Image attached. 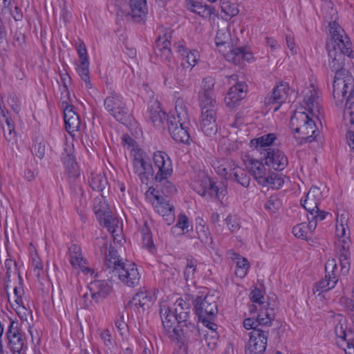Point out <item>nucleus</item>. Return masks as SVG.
<instances>
[{
	"instance_id": "1",
	"label": "nucleus",
	"mask_w": 354,
	"mask_h": 354,
	"mask_svg": "<svg viewBox=\"0 0 354 354\" xmlns=\"http://www.w3.org/2000/svg\"><path fill=\"white\" fill-rule=\"evenodd\" d=\"M304 109L308 113L300 110H296L292 115L290 121V127L297 139H301L304 142H312L319 135V130L311 116L317 117L321 113V92L313 84L306 87L303 91Z\"/></svg>"
},
{
	"instance_id": "2",
	"label": "nucleus",
	"mask_w": 354,
	"mask_h": 354,
	"mask_svg": "<svg viewBox=\"0 0 354 354\" xmlns=\"http://www.w3.org/2000/svg\"><path fill=\"white\" fill-rule=\"evenodd\" d=\"M346 48L332 46L328 44V54L329 57V67L334 71L333 95L334 99H338V102H342L348 92L353 91L354 78L351 73L344 68L346 56L348 58L354 57V51L351 48V53H346Z\"/></svg>"
},
{
	"instance_id": "3",
	"label": "nucleus",
	"mask_w": 354,
	"mask_h": 354,
	"mask_svg": "<svg viewBox=\"0 0 354 354\" xmlns=\"http://www.w3.org/2000/svg\"><path fill=\"white\" fill-rule=\"evenodd\" d=\"M274 313L272 310L263 311L257 319L250 317L243 320V325L246 330H252L250 339L245 346V354H263L266 349L268 330L266 328L272 324Z\"/></svg>"
},
{
	"instance_id": "4",
	"label": "nucleus",
	"mask_w": 354,
	"mask_h": 354,
	"mask_svg": "<svg viewBox=\"0 0 354 354\" xmlns=\"http://www.w3.org/2000/svg\"><path fill=\"white\" fill-rule=\"evenodd\" d=\"M215 43L225 59L235 65H241L244 62H249L254 59L253 53L249 47L233 46L229 24H221L218 26Z\"/></svg>"
},
{
	"instance_id": "5",
	"label": "nucleus",
	"mask_w": 354,
	"mask_h": 354,
	"mask_svg": "<svg viewBox=\"0 0 354 354\" xmlns=\"http://www.w3.org/2000/svg\"><path fill=\"white\" fill-rule=\"evenodd\" d=\"M243 161L259 185L276 189L281 188L283 185V178L278 174L267 169L262 162L248 154L244 156Z\"/></svg>"
},
{
	"instance_id": "6",
	"label": "nucleus",
	"mask_w": 354,
	"mask_h": 354,
	"mask_svg": "<svg viewBox=\"0 0 354 354\" xmlns=\"http://www.w3.org/2000/svg\"><path fill=\"white\" fill-rule=\"evenodd\" d=\"M201 335L200 328L191 322L178 323L172 331H170L169 337L176 342L179 346L187 345L188 343L198 341Z\"/></svg>"
},
{
	"instance_id": "7",
	"label": "nucleus",
	"mask_w": 354,
	"mask_h": 354,
	"mask_svg": "<svg viewBox=\"0 0 354 354\" xmlns=\"http://www.w3.org/2000/svg\"><path fill=\"white\" fill-rule=\"evenodd\" d=\"M6 347L15 354H21L25 346V335L19 326L18 321L9 317V324L5 333Z\"/></svg>"
},
{
	"instance_id": "8",
	"label": "nucleus",
	"mask_w": 354,
	"mask_h": 354,
	"mask_svg": "<svg viewBox=\"0 0 354 354\" xmlns=\"http://www.w3.org/2000/svg\"><path fill=\"white\" fill-rule=\"evenodd\" d=\"M104 106L114 118L122 124L127 122L131 116L122 96L115 91H111L104 99Z\"/></svg>"
},
{
	"instance_id": "9",
	"label": "nucleus",
	"mask_w": 354,
	"mask_h": 354,
	"mask_svg": "<svg viewBox=\"0 0 354 354\" xmlns=\"http://www.w3.org/2000/svg\"><path fill=\"white\" fill-rule=\"evenodd\" d=\"M153 178L156 183H161L170 178L173 174L172 160L167 153L157 151L153 156Z\"/></svg>"
},
{
	"instance_id": "10",
	"label": "nucleus",
	"mask_w": 354,
	"mask_h": 354,
	"mask_svg": "<svg viewBox=\"0 0 354 354\" xmlns=\"http://www.w3.org/2000/svg\"><path fill=\"white\" fill-rule=\"evenodd\" d=\"M133 169L142 184L148 185L153 178V169L147 155L141 149L133 150Z\"/></svg>"
},
{
	"instance_id": "11",
	"label": "nucleus",
	"mask_w": 354,
	"mask_h": 354,
	"mask_svg": "<svg viewBox=\"0 0 354 354\" xmlns=\"http://www.w3.org/2000/svg\"><path fill=\"white\" fill-rule=\"evenodd\" d=\"M148 192H150L153 197L152 205L155 211L161 215L167 225H171L175 220L174 207L170 203L169 200L161 196L159 191L155 188L149 187Z\"/></svg>"
},
{
	"instance_id": "12",
	"label": "nucleus",
	"mask_w": 354,
	"mask_h": 354,
	"mask_svg": "<svg viewBox=\"0 0 354 354\" xmlns=\"http://www.w3.org/2000/svg\"><path fill=\"white\" fill-rule=\"evenodd\" d=\"M195 313L198 319L215 318L218 313L216 297L213 295H198L194 300Z\"/></svg>"
},
{
	"instance_id": "13",
	"label": "nucleus",
	"mask_w": 354,
	"mask_h": 354,
	"mask_svg": "<svg viewBox=\"0 0 354 354\" xmlns=\"http://www.w3.org/2000/svg\"><path fill=\"white\" fill-rule=\"evenodd\" d=\"M159 30L162 35H160L156 40L154 53L161 59L170 62L172 58L171 39L173 30L170 28L164 27L162 25L159 27Z\"/></svg>"
},
{
	"instance_id": "14",
	"label": "nucleus",
	"mask_w": 354,
	"mask_h": 354,
	"mask_svg": "<svg viewBox=\"0 0 354 354\" xmlns=\"http://www.w3.org/2000/svg\"><path fill=\"white\" fill-rule=\"evenodd\" d=\"M167 122L168 129L171 138L177 142L189 144L190 139L189 119L184 122L178 118H168Z\"/></svg>"
},
{
	"instance_id": "15",
	"label": "nucleus",
	"mask_w": 354,
	"mask_h": 354,
	"mask_svg": "<svg viewBox=\"0 0 354 354\" xmlns=\"http://www.w3.org/2000/svg\"><path fill=\"white\" fill-rule=\"evenodd\" d=\"M115 276H117L124 285L131 288L139 285L141 277L137 266L129 261H126L122 267L118 268Z\"/></svg>"
},
{
	"instance_id": "16",
	"label": "nucleus",
	"mask_w": 354,
	"mask_h": 354,
	"mask_svg": "<svg viewBox=\"0 0 354 354\" xmlns=\"http://www.w3.org/2000/svg\"><path fill=\"white\" fill-rule=\"evenodd\" d=\"M335 100L337 106H341L344 102L345 103L344 117L349 116L351 123L350 129L346 134V138L348 145L354 151V89L353 91H351L346 94L342 102H338V99Z\"/></svg>"
},
{
	"instance_id": "17",
	"label": "nucleus",
	"mask_w": 354,
	"mask_h": 354,
	"mask_svg": "<svg viewBox=\"0 0 354 354\" xmlns=\"http://www.w3.org/2000/svg\"><path fill=\"white\" fill-rule=\"evenodd\" d=\"M250 300L253 304L249 306V312L251 317H254V319H257L263 311L272 310L274 314V310L269 307V304L266 301L262 290L258 288H254L250 293Z\"/></svg>"
},
{
	"instance_id": "18",
	"label": "nucleus",
	"mask_w": 354,
	"mask_h": 354,
	"mask_svg": "<svg viewBox=\"0 0 354 354\" xmlns=\"http://www.w3.org/2000/svg\"><path fill=\"white\" fill-rule=\"evenodd\" d=\"M265 164L276 171L283 170L288 164V157L281 150L269 147L266 149Z\"/></svg>"
},
{
	"instance_id": "19",
	"label": "nucleus",
	"mask_w": 354,
	"mask_h": 354,
	"mask_svg": "<svg viewBox=\"0 0 354 354\" xmlns=\"http://www.w3.org/2000/svg\"><path fill=\"white\" fill-rule=\"evenodd\" d=\"M329 34L334 44L332 46L346 48V53H351L352 43L339 24H328Z\"/></svg>"
},
{
	"instance_id": "20",
	"label": "nucleus",
	"mask_w": 354,
	"mask_h": 354,
	"mask_svg": "<svg viewBox=\"0 0 354 354\" xmlns=\"http://www.w3.org/2000/svg\"><path fill=\"white\" fill-rule=\"evenodd\" d=\"M87 288L94 302L98 303L108 296L112 290V286L105 280H95L91 281Z\"/></svg>"
},
{
	"instance_id": "21",
	"label": "nucleus",
	"mask_w": 354,
	"mask_h": 354,
	"mask_svg": "<svg viewBox=\"0 0 354 354\" xmlns=\"http://www.w3.org/2000/svg\"><path fill=\"white\" fill-rule=\"evenodd\" d=\"M62 107L64 110L65 127L69 133L77 131L80 128V120L79 115L74 111L73 106L67 100H62Z\"/></svg>"
},
{
	"instance_id": "22",
	"label": "nucleus",
	"mask_w": 354,
	"mask_h": 354,
	"mask_svg": "<svg viewBox=\"0 0 354 354\" xmlns=\"http://www.w3.org/2000/svg\"><path fill=\"white\" fill-rule=\"evenodd\" d=\"M290 91L289 84L287 82H281L274 86L272 94L265 98V103L266 104H278L279 105L274 108V111H277L280 105L287 100Z\"/></svg>"
},
{
	"instance_id": "23",
	"label": "nucleus",
	"mask_w": 354,
	"mask_h": 354,
	"mask_svg": "<svg viewBox=\"0 0 354 354\" xmlns=\"http://www.w3.org/2000/svg\"><path fill=\"white\" fill-rule=\"evenodd\" d=\"M187 8L201 16L203 19L216 21L218 15L215 8L212 6L203 5L199 2L186 0Z\"/></svg>"
},
{
	"instance_id": "24",
	"label": "nucleus",
	"mask_w": 354,
	"mask_h": 354,
	"mask_svg": "<svg viewBox=\"0 0 354 354\" xmlns=\"http://www.w3.org/2000/svg\"><path fill=\"white\" fill-rule=\"evenodd\" d=\"M247 84L245 82H238L232 86L227 92L225 102L228 107L234 108L245 97Z\"/></svg>"
},
{
	"instance_id": "25",
	"label": "nucleus",
	"mask_w": 354,
	"mask_h": 354,
	"mask_svg": "<svg viewBox=\"0 0 354 354\" xmlns=\"http://www.w3.org/2000/svg\"><path fill=\"white\" fill-rule=\"evenodd\" d=\"M216 115V112L212 110L206 114L201 113V129L206 136L212 138L218 131Z\"/></svg>"
},
{
	"instance_id": "26",
	"label": "nucleus",
	"mask_w": 354,
	"mask_h": 354,
	"mask_svg": "<svg viewBox=\"0 0 354 354\" xmlns=\"http://www.w3.org/2000/svg\"><path fill=\"white\" fill-rule=\"evenodd\" d=\"M153 294L148 290L137 292L129 302V305L134 309L142 308V311L150 308L155 301Z\"/></svg>"
},
{
	"instance_id": "27",
	"label": "nucleus",
	"mask_w": 354,
	"mask_h": 354,
	"mask_svg": "<svg viewBox=\"0 0 354 354\" xmlns=\"http://www.w3.org/2000/svg\"><path fill=\"white\" fill-rule=\"evenodd\" d=\"M147 118L151 120L153 124L157 127H162L166 113L162 110L160 103L155 100L151 101L148 106Z\"/></svg>"
},
{
	"instance_id": "28",
	"label": "nucleus",
	"mask_w": 354,
	"mask_h": 354,
	"mask_svg": "<svg viewBox=\"0 0 354 354\" xmlns=\"http://www.w3.org/2000/svg\"><path fill=\"white\" fill-rule=\"evenodd\" d=\"M62 162L69 176H75L78 174V165L73 155V147L66 146L64 148L62 154Z\"/></svg>"
},
{
	"instance_id": "29",
	"label": "nucleus",
	"mask_w": 354,
	"mask_h": 354,
	"mask_svg": "<svg viewBox=\"0 0 354 354\" xmlns=\"http://www.w3.org/2000/svg\"><path fill=\"white\" fill-rule=\"evenodd\" d=\"M322 198V194L318 187H312L308 191L305 199L301 200V205L306 211L312 212L317 209Z\"/></svg>"
},
{
	"instance_id": "30",
	"label": "nucleus",
	"mask_w": 354,
	"mask_h": 354,
	"mask_svg": "<svg viewBox=\"0 0 354 354\" xmlns=\"http://www.w3.org/2000/svg\"><path fill=\"white\" fill-rule=\"evenodd\" d=\"M130 8L129 16L135 22L147 19L148 7L146 0H130Z\"/></svg>"
},
{
	"instance_id": "31",
	"label": "nucleus",
	"mask_w": 354,
	"mask_h": 354,
	"mask_svg": "<svg viewBox=\"0 0 354 354\" xmlns=\"http://www.w3.org/2000/svg\"><path fill=\"white\" fill-rule=\"evenodd\" d=\"M124 263L120 259L118 251L113 247L109 246V248H106L104 265L109 269V272H113L115 274L118 272V268L122 267Z\"/></svg>"
},
{
	"instance_id": "32",
	"label": "nucleus",
	"mask_w": 354,
	"mask_h": 354,
	"mask_svg": "<svg viewBox=\"0 0 354 354\" xmlns=\"http://www.w3.org/2000/svg\"><path fill=\"white\" fill-rule=\"evenodd\" d=\"M88 184L95 192H102L108 185V180L104 172L92 171L88 175Z\"/></svg>"
},
{
	"instance_id": "33",
	"label": "nucleus",
	"mask_w": 354,
	"mask_h": 354,
	"mask_svg": "<svg viewBox=\"0 0 354 354\" xmlns=\"http://www.w3.org/2000/svg\"><path fill=\"white\" fill-rule=\"evenodd\" d=\"M159 313L165 333L167 335L169 336L170 331H172V329L174 328L173 326L176 321V316L166 304L160 305Z\"/></svg>"
},
{
	"instance_id": "34",
	"label": "nucleus",
	"mask_w": 354,
	"mask_h": 354,
	"mask_svg": "<svg viewBox=\"0 0 354 354\" xmlns=\"http://www.w3.org/2000/svg\"><path fill=\"white\" fill-rule=\"evenodd\" d=\"M174 314L177 323H183L188 321L190 315V304L183 299H178L174 304Z\"/></svg>"
},
{
	"instance_id": "35",
	"label": "nucleus",
	"mask_w": 354,
	"mask_h": 354,
	"mask_svg": "<svg viewBox=\"0 0 354 354\" xmlns=\"http://www.w3.org/2000/svg\"><path fill=\"white\" fill-rule=\"evenodd\" d=\"M227 180L236 183L245 188L249 187L250 183V177L247 171L236 165H234Z\"/></svg>"
},
{
	"instance_id": "36",
	"label": "nucleus",
	"mask_w": 354,
	"mask_h": 354,
	"mask_svg": "<svg viewBox=\"0 0 354 354\" xmlns=\"http://www.w3.org/2000/svg\"><path fill=\"white\" fill-rule=\"evenodd\" d=\"M196 232L197 234V238L203 244L209 248H212L213 241L212 238L210 236V232L208 226L205 225L203 219L201 218L198 217L196 219Z\"/></svg>"
},
{
	"instance_id": "37",
	"label": "nucleus",
	"mask_w": 354,
	"mask_h": 354,
	"mask_svg": "<svg viewBox=\"0 0 354 354\" xmlns=\"http://www.w3.org/2000/svg\"><path fill=\"white\" fill-rule=\"evenodd\" d=\"M198 100L201 109V113H208L209 111L210 110L216 112L217 103L214 93H199Z\"/></svg>"
},
{
	"instance_id": "38",
	"label": "nucleus",
	"mask_w": 354,
	"mask_h": 354,
	"mask_svg": "<svg viewBox=\"0 0 354 354\" xmlns=\"http://www.w3.org/2000/svg\"><path fill=\"white\" fill-rule=\"evenodd\" d=\"M203 183L207 185V196L210 198H219L221 196H225L227 189L221 183H215L209 178L203 179Z\"/></svg>"
},
{
	"instance_id": "39",
	"label": "nucleus",
	"mask_w": 354,
	"mask_h": 354,
	"mask_svg": "<svg viewBox=\"0 0 354 354\" xmlns=\"http://www.w3.org/2000/svg\"><path fill=\"white\" fill-rule=\"evenodd\" d=\"M335 279L333 277L331 279L325 277L316 283L313 287V294L317 293V296L325 299L324 294L336 286V281Z\"/></svg>"
},
{
	"instance_id": "40",
	"label": "nucleus",
	"mask_w": 354,
	"mask_h": 354,
	"mask_svg": "<svg viewBox=\"0 0 354 354\" xmlns=\"http://www.w3.org/2000/svg\"><path fill=\"white\" fill-rule=\"evenodd\" d=\"M315 230L314 221H308V223H301L292 228V234L297 238L306 240L308 235Z\"/></svg>"
},
{
	"instance_id": "41",
	"label": "nucleus",
	"mask_w": 354,
	"mask_h": 354,
	"mask_svg": "<svg viewBox=\"0 0 354 354\" xmlns=\"http://www.w3.org/2000/svg\"><path fill=\"white\" fill-rule=\"evenodd\" d=\"M0 127L2 130L3 137L7 142H10L15 140L16 137L15 122L11 117L6 118L0 121Z\"/></svg>"
},
{
	"instance_id": "42",
	"label": "nucleus",
	"mask_w": 354,
	"mask_h": 354,
	"mask_svg": "<svg viewBox=\"0 0 354 354\" xmlns=\"http://www.w3.org/2000/svg\"><path fill=\"white\" fill-rule=\"evenodd\" d=\"M192 69L181 65L177 68L175 77L177 84L182 88H189L191 86L190 72Z\"/></svg>"
},
{
	"instance_id": "43",
	"label": "nucleus",
	"mask_w": 354,
	"mask_h": 354,
	"mask_svg": "<svg viewBox=\"0 0 354 354\" xmlns=\"http://www.w3.org/2000/svg\"><path fill=\"white\" fill-rule=\"evenodd\" d=\"M140 233L142 246L147 249L151 253H153L156 251V247L153 243L151 231L147 223H145L144 225L142 227Z\"/></svg>"
},
{
	"instance_id": "44",
	"label": "nucleus",
	"mask_w": 354,
	"mask_h": 354,
	"mask_svg": "<svg viewBox=\"0 0 354 354\" xmlns=\"http://www.w3.org/2000/svg\"><path fill=\"white\" fill-rule=\"evenodd\" d=\"M98 335L106 348L107 353L115 354L116 343L111 331L108 328L101 329L98 330Z\"/></svg>"
},
{
	"instance_id": "45",
	"label": "nucleus",
	"mask_w": 354,
	"mask_h": 354,
	"mask_svg": "<svg viewBox=\"0 0 354 354\" xmlns=\"http://www.w3.org/2000/svg\"><path fill=\"white\" fill-rule=\"evenodd\" d=\"M69 261L73 266H83L84 262L80 245L73 244L68 248Z\"/></svg>"
},
{
	"instance_id": "46",
	"label": "nucleus",
	"mask_w": 354,
	"mask_h": 354,
	"mask_svg": "<svg viewBox=\"0 0 354 354\" xmlns=\"http://www.w3.org/2000/svg\"><path fill=\"white\" fill-rule=\"evenodd\" d=\"M75 69L77 73L80 76L82 80L84 81L86 88H91L92 84L91 83L89 76V61L80 62Z\"/></svg>"
},
{
	"instance_id": "47",
	"label": "nucleus",
	"mask_w": 354,
	"mask_h": 354,
	"mask_svg": "<svg viewBox=\"0 0 354 354\" xmlns=\"http://www.w3.org/2000/svg\"><path fill=\"white\" fill-rule=\"evenodd\" d=\"M232 254L234 256V258L237 260L235 274L237 277L243 278L247 274V272L250 268V263L246 258L242 257L239 254L234 252Z\"/></svg>"
},
{
	"instance_id": "48",
	"label": "nucleus",
	"mask_w": 354,
	"mask_h": 354,
	"mask_svg": "<svg viewBox=\"0 0 354 354\" xmlns=\"http://www.w3.org/2000/svg\"><path fill=\"white\" fill-rule=\"evenodd\" d=\"M199 59V53L196 50H187L184 56H182L181 66L188 68H193Z\"/></svg>"
},
{
	"instance_id": "49",
	"label": "nucleus",
	"mask_w": 354,
	"mask_h": 354,
	"mask_svg": "<svg viewBox=\"0 0 354 354\" xmlns=\"http://www.w3.org/2000/svg\"><path fill=\"white\" fill-rule=\"evenodd\" d=\"M98 220L100 225L106 227L109 232L113 234L116 231L118 221L113 218L110 212H106L104 216H102Z\"/></svg>"
},
{
	"instance_id": "50",
	"label": "nucleus",
	"mask_w": 354,
	"mask_h": 354,
	"mask_svg": "<svg viewBox=\"0 0 354 354\" xmlns=\"http://www.w3.org/2000/svg\"><path fill=\"white\" fill-rule=\"evenodd\" d=\"M221 8L222 12L224 13L223 18L225 21L230 20L232 17L239 13L238 8L227 1L221 0Z\"/></svg>"
},
{
	"instance_id": "51",
	"label": "nucleus",
	"mask_w": 354,
	"mask_h": 354,
	"mask_svg": "<svg viewBox=\"0 0 354 354\" xmlns=\"http://www.w3.org/2000/svg\"><path fill=\"white\" fill-rule=\"evenodd\" d=\"M169 118H178L181 121L185 122L189 119L184 101L181 98L176 100L175 113Z\"/></svg>"
},
{
	"instance_id": "52",
	"label": "nucleus",
	"mask_w": 354,
	"mask_h": 354,
	"mask_svg": "<svg viewBox=\"0 0 354 354\" xmlns=\"http://www.w3.org/2000/svg\"><path fill=\"white\" fill-rule=\"evenodd\" d=\"M277 139V136L274 133H268L263 135L257 139L251 140V143L254 145L255 143L257 147H270V146Z\"/></svg>"
},
{
	"instance_id": "53",
	"label": "nucleus",
	"mask_w": 354,
	"mask_h": 354,
	"mask_svg": "<svg viewBox=\"0 0 354 354\" xmlns=\"http://www.w3.org/2000/svg\"><path fill=\"white\" fill-rule=\"evenodd\" d=\"M234 165L232 161L221 160L218 162V165L215 167V170L218 174L227 179Z\"/></svg>"
},
{
	"instance_id": "54",
	"label": "nucleus",
	"mask_w": 354,
	"mask_h": 354,
	"mask_svg": "<svg viewBox=\"0 0 354 354\" xmlns=\"http://www.w3.org/2000/svg\"><path fill=\"white\" fill-rule=\"evenodd\" d=\"M282 205L281 199L277 195H272L264 205L265 209L270 214L278 211Z\"/></svg>"
},
{
	"instance_id": "55",
	"label": "nucleus",
	"mask_w": 354,
	"mask_h": 354,
	"mask_svg": "<svg viewBox=\"0 0 354 354\" xmlns=\"http://www.w3.org/2000/svg\"><path fill=\"white\" fill-rule=\"evenodd\" d=\"M198 265L197 260L194 258L187 259L186 266L184 270V277L186 281L194 279V274Z\"/></svg>"
},
{
	"instance_id": "56",
	"label": "nucleus",
	"mask_w": 354,
	"mask_h": 354,
	"mask_svg": "<svg viewBox=\"0 0 354 354\" xmlns=\"http://www.w3.org/2000/svg\"><path fill=\"white\" fill-rule=\"evenodd\" d=\"M325 271L326 275L325 277L331 279L333 277L335 279L336 283L338 281V278L336 275L337 271V263L335 259H328L325 264Z\"/></svg>"
},
{
	"instance_id": "57",
	"label": "nucleus",
	"mask_w": 354,
	"mask_h": 354,
	"mask_svg": "<svg viewBox=\"0 0 354 354\" xmlns=\"http://www.w3.org/2000/svg\"><path fill=\"white\" fill-rule=\"evenodd\" d=\"M309 214L307 216L308 221H314L315 227L318 222L322 221L326 218L328 212L320 210L317 207V209L312 212H308Z\"/></svg>"
},
{
	"instance_id": "58",
	"label": "nucleus",
	"mask_w": 354,
	"mask_h": 354,
	"mask_svg": "<svg viewBox=\"0 0 354 354\" xmlns=\"http://www.w3.org/2000/svg\"><path fill=\"white\" fill-rule=\"evenodd\" d=\"M324 22H337V13L335 9L332 6H327L322 8Z\"/></svg>"
},
{
	"instance_id": "59",
	"label": "nucleus",
	"mask_w": 354,
	"mask_h": 354,
	"mask_svg": "<svg viewBox=\"0 0 354 354\" xmlns=\"http://www.w3.org/2000/svg\"><path fill=\"white\" fill-rule=\"evenodd\" d=\"M60 77L63 87V91L61 93V99L63 100L64 98L70 100V93L68 84L71 83V77L67 73L60 74Z\"/></svg>"
},
{
	"instance_id": "60",
	"label": "nucleus",
	"mask_w": 354,
	"mask_h": 354,
	"mask_svg": "<svg viewBox=\"0 0 354 354\" xmlns=\"http://www.w3.org/2000/svg\"><path fill=\"white\" fill-rule=\"evenodd\" d=\"M190 223L188 217L185 214H180L178 216V220L174 227L181 229L183 234L189 232Z\"/></svg>"
},
{
	"instance_id": "61",
	"label": "nucleus",
	"mask_w": 354,
	"mask_h": 354,
	"mask_svg": "<svg viewBox=\"0 0 354 354\" xmlns=\"http://www.w3.org/2000/svg\"><path fill=\"white\" fill-rule=\"evenodd\" d=\"M339 302L344 306L349 316L354 322V300L348 297H342L339 299Z\"/></svg>"
},
{
	"instance_id": "62",
	"label": "nucleus",
	"mask_w": 354,
	"mask_h": 354,
	"mask_svg": "<svg viewBox=\"0 0 354 354\" xmlns=\"http://www.w3.org/2000/svg\"><path fill=\"white\" fill-rule=\"evenodd\" d=\"M350 255L351 254H339V259L341 266V271L343 274H347L350 270Z\"/></svg>"
},
{
	"instance_id": "63",
	"label": "nucleus",
	"mask_w": 354,
	"mask_h": 354,
	"mask_svg": "<svg viewBox=\"0 0 354 354\" xmlns=\"http://www.w3.org/2000/svg\"><path fill=\"white\" fill-rule=\"evenodd\" d=\"M75 48L79 57L80 62L89 61L87 49L85 44L82 41H80L75 45Z\"/></svg>"
},
{
	"instance_id": "64",
	"label": "nucleus",
	"mask_w": 354,
	"mask_h": 354,
	"mask_svg": "<svg viewBox=\"0 0 354 354\" xmlns=\"http://www.w3.org/2000/svg\"><path fill=\"white\" fill-rule=\"evenodd\" d=\"M215 80L212 77H207L202 82V91L200 93H214Z\"/></svg>"
}]
</instances>
